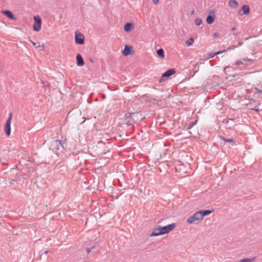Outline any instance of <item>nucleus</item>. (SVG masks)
Listing matches in <instances>:
<instances>
[{"label": "nucleus", "mask_w": 262, "mask_h": 262, "mask_svg": "<svg viewBox=\"0 0 262 262\" xmlns=\"http://www.w3.org/2000/svg\"><path fill=\"white\" fill-rule=\"evenodd\" d=\"M159 1V0H152L154 4H156V5L158 4Z\"/></svg>", "instance_id": "obj_33"}, {"label": "nucleus", "mask_w": 262, "mask_h": 262, "mask_svg": "<svg viewBox=\"0 0 262 262\" xmlns=\"http://www.w3.org/2000/svg\"><path fill=\"white\" fill-rule=\"evenodd\" d=\"M191 13L193 14L194 13V10L191 11Z\"/></svg>", "instance_id": "obj_42"}, {"label": "nucleus", "mask_w": 262, "mask_h": 262, "mask_svg": "<svg viewBox=\"0 0 262 262\" xmlns=\"http://www.w3.org/2000/svg\"><path fill=\"white\" fill-rule=\"evenodd\" d=\"M77 60V65L79 67H82L84 64V61L82 57L80 54H77L76 57Z\"/></svg>", "instance_id": "obj_13"}, {"label": "nucleus", "mask_w": 262, "mask_h": 262, "mask_svg": "<svg viewBox=\"0 0 262 262\" xmlns=\"http://www.w3.org/2000/svg\"><path fill=\"white\" fill-rule=\"evenodd\" d=\"M194 39L193 38L191 37L186 41V45H187V46L189 47L192 45Z\"/></svg>", "instance_id": "obj_24"}, {"label": "nucleus", "mask_w": 262, "mask_h": 262, "mask_svg": "<svg viewBox=\"0 0 262 262\" xmlns=\"http://www.w3.org/2000/svg\"><path fill=\"white\" fill-rule=\"evenodd\" d=\"M12 118V113H10L9 117L7 120L5 125V132L7 136H10L11 134V122Z\"/></svg>", "instance_id": "obj_4"}, {"label": "nucleus", "mask_w": 262, "mask_h": 262, "mask_svg": "<svg viewBox=\"0 0 262 262\" xmlns=\"http://www.w3.org/2000/svg\"><path fill=\"white\" fill-rule=\"evenodd\" d=\"M235 46H231V47H229V48H228L227 50H230V49H234V48H235Z\"/></svg>", "instance_id": "obj_36"}, {"label": "nucleus", "mask_w": 262, "mask_h": 262, "mask_svg": "<svg viewBox=\"0 0 262 262\" xmlns=\"http://www.w3.org/2000/svg\"><path fill=\"white\" fill-rule=\"evenodd\" d=\"M2 13L7 16L8 18L11 20H15V17L12 12L8 10H4L2 11Z\"/></svg>", "instance_id": "obj_11"}, {"label": "nucleus", "mask_w": 262, "mask_h": 262, "mask_svg": "<svg viewBox=\"0 0 262 262\" xmlns=\"http://www.w3.org/2000/svg\"><path fill=\"white\" fill-rule=\"evenodd\" d=\"M251 110H253L255 112H258L259 111V109L257 106H255L254 108H251Z\"/></svg>", "instance_id": "obj_31"}, {"label": "nucleus", "mask_w": 262, "mask_h": 262, "mask_svg": "<svg viewBox=\"0 0 262 262\" xmlns=\"http://www.w3.org/2000/svg\"><path fill=\"white\" fill-rule=\"evenodd\" d=\"M199 70V68H198L193 73V74H192V76H191V77H193L194 75L195 74V73L198 71Z\"/></svg>", "instance_id": "obj_35"}, {"label": "nucleus", "mask_w": 262, "mask_h": 262, "mask_svg": "<svg viewBox=\"0 0 262 262\" xmlns=\"http://www.w3.org/2000/svg\"><path fill=\"white\" fill-rule=\"evenodd\" d=\"M92 251L91 248H90L89 247H87L86 248V252L88 254H89Z\"/></svg>", "instance_id": "obj_30"}, {"label": "nucleus", "mask_w": 262, "mask_h": 262, "mask_svg": "<svg viewBox=\"0 0 262 262\" xmlns=\"http://www.w3.org/2000/svg\"><path fill=\"white\" fill-rule=\"evenodd\" d=\"M48 253V251H46L45 252H44V254H45L46 255H47Z\"/></svg>", "instance_id": "obj_41"}, {"label": "nucleus", "mask_w": 262, "mask_h": 262, "mask_svg": "<svg viewBox=\"0 0 262 262\" xmlns=\"http://www.w3.org/2000/svg\"><path fill=\"white\" fill-rule=\"evenodd\" d=\"M176 73V70L174 69H169L167 70L165 72L162 74L161 78L159 79V83L162 82L165 80V78H168L170 76Z\"/></svg>", "instance_id": "obj_6"}, {"label": "nucleus", "mask_w": 262, "mask_h": 262, "mask_svg": "<svg viewBox=\"0 0 262 262\" xmlns=\"http://www.w3.org/2000/svg\"><path fill=\"white\" fill-rule=\"evenodd\" d=\"M157 54L159 57L163 58L164 57V51L162 48H160L157 51Z\"/></svg>", "instance_id": "obj_21"}, {"label": "nucleus", "mask_w": 262, "mask_h": 262, "mask_svg": "<svg viewBox=\"0 0 262 262\" xmlns=\"http://www.w3.org/2000/svg\"><path fill=\"white\" fill-rule=\"evenodd\" d=\"M229 5L233 8H235L238 6V3L235 0H229Z\"/></svg>", "instance_id": "obj_19"}, {"label": "nucleus", "mask_w": 262, "mask_h": 262, "mask_svg": "<svg viewBox=\"0 0 262 262\" xmlns=\"http://www.w3.org/2000/svg\"><path fill=\"white\" fill-rule=\"evenodd\" d=\"M197 66H198V64H197V63H196V64H195L194 65V69H196V67H197Z\"/></svg>", "instance_id": "obj_39"}, {"label": "nucleus", "mask_w": 262, "mask_h": 262, "mask_svg": "<svg viewBox=\"0 0 262 262\" xmlns=\"http://www.w3.org/2000/svg\"><path fill=\"white\" fill-rule=\"evenodd\" d=\"M86 246L90 248H91V249L92 250L95 248V243L91 242L89 244H87Z\"/></svg>", "instance_id": "obj_26"}, {"label": "nucleus", "mask_w": 262, "mask_h": 262, "mask_svg": "<svg viewBox=\"0 0 262 262\" xmlns=\"http://www.w3.org/2000/svg\"><path fill=\"white\" fill-rule=\"evenodd\" d=\"M215 18V12L213 10H211L209 12L207 18H206V22L208 24L211 25L212 24L214 21Z\"/></svg>", "instance_id": "obj_9"}, {"label": "nucleus", "mask_w": 262, "mask_h": 262, "mask_svg": "<svg viewBox=\"0 0 262 262\" xmlns=\"http://www.w3.org/2000/svg\"><path fill=\"white\" fill-rule=\"evenodd\" d=\"M134 25L132 23H127L124 26V30L125 32H128L131 31V30L133 28Z\"/></svg>", "instance_id": "obj_14"}, {"label": "nucleus", "mask_w": 262, "mask_h": 262, "mask_svg": "<svg viewBox=\"0 0 262 262\" xmlns=\"http://www.w3.org/2000/svg\"><path fill=\"white\" fill-rule=\"evenodd\" d=\"M60 144H59V146L60 148V151H62L63 150L66 149L67 148V139L63 140H60Z\"/></svg>", "instance_id": "obj_15"}, {"label": "nucleus", "mask_w": 262, "mask_h": 262, "mask_svg": "<svg viewBox=\"0 0 262 262\" xmlns=\"http://www.w3.org/2000/svg\"><path fill=\"white\" fill-rule=\"evenodd\" d=\"M10 184H12V183H13V182H10Z\"/></svg>", "instance_id": "obj_44"}, {"label": "nucleus", "mask_w": 262, "mask_h": 262, "mask_svg": "<svg viewBox=\"0 0 262 262\" xmlns=\"http://www.w3.org/2000/svg\"><path fill=\"white\" fill-rule=\"evenodd\" d=\"M213 36L214 37H218L219 36V34H218L217 33H214L213 34Z\"/></svg>", "instance_id": "obj_34"}, {"label": "nucleus", "mask_w": 262, "mask_h": 262, "mask_svg": "<svg viewBox=\"0 0 262 262\" xmlns=\"http://www.w3.org/2000/svg\"><path fill=\"white\" fill-rule=\"evenodd\" d=\"M198 120H195L194 121H192L189 122V124L188 126L185 125L184 129L186 130H189L191 129L194 125H195L197 123Z\"/></svg>", "instance_id": "obj_18"}, {"label": "nucleus", "mask_w": 262, "mask_h": 262, "mask_svg": "<svg viewBox=\"0 0 262 262\" xmlns=\"http://www.w3.org/2000/svg\"><path fill=\"white\" fill-rule=\"evenodd\" d=\"M10 184H12V183H13V182H10Z\"/></svg>", "instance_id": "obj_45"}, {"label": "nucleus", "mask_w": 262, "mask_h": 262, "mask_svg": "<svg viewBox=\"0 0 262 262\" xmlns=\"http://www.w3.org/2000/svg\"><path fill=\"white\" fill-rule=\"evenodd\" d=\"M219 138L221 140L224 141V142H229V143L232 142L234 144V139L232 138L227 139L222 136H220L219 137Z\"/></svg>", "instance_id": "obj_20"}, {"label": "nucleus", "mask_w": 262, "mask_h": 262, "mask_svg": "<svg viewBox=\"0 0 262 262\" xmlns=\"http://www.w3.org/2000/svg\"><path fill=\"white\" fill-rule=\"evenodd\" d=\"M233 34H234L235 36H236V35H238V33H234Z\"/></svg>", "instance_id": "obj_43"}, {"label": "nucleus", "mask_w": 262, "mask_h": 262, "mask_svg": "<svg viewBox=\"0 0 262 262\" xmlns=\"http://www.w3.org/2000/svg\"><path fill=\"white\" fill-rule=\"evenodd\" d=\"M160 231V226L159 225V226H157V227H155L153 229L152 232L151 233H150L149 235L150 237L157 236L159 235H161L160 233H159Z\"/></svg>", "instance_id": "obj_12"}, {"label": "nucleus", "mask_w": 262, "mask_h": 262, "mask_svg": "<svg viewBox=\"0 0 262 262\" xmlns=\"http://www.w3.org/2000/svg\"><path fill=\"white\" fill-rule=\"evenodd\" d=\"M141 115L139 113H128L125 114V123L128 126L133 125L139 120Z\"/></svg>", "instance_id": "obj_1"}, {"label": "nucleus", "mask_w": 262, "mask_h": 262, "mask_svg": "<svg viewBox=\"0 0 262 262\" xmlns=\"http://www.w3.org/2000/svg\"><path fill=\"white\" fill-rule=\"evenodd\" d=\"M242 10L244 15H248L250 12V9L248 5H244L242 6Z\"/></svg>", "instance_id": "obj_17"}, {"label": "nucleus", "mask_w": 262, "mask_h": 262, "mask_svg": "<svg viewBox=\"0 0 262 262\" xmlns=\"http://www.w3.org/2000/svg\"><path fill=\"white\" fill-rule=\"evenodd\" d=\"M31 42H32V45H33L35 48H36V47H37V46H36V43H35V42H34L33 41H31Z\"/></svg>", "instance_id": "obj_37"}, {"label": "nucleus", "mask_w": 262, "mask_h": 262, "mask_svg": "<svg viewBox=\"0 0 262 262\" xmlns=\"http://www.w3.org/2000/svg\"><path fill=\"white\" fill-rule=\"evenodd\" d=\"M256 91L254 92V95L261 94L262 93V90H258L257 89H256Z\"/></svg>", "instance_id": "obj_28"}, {"label": "nucleus", "mask_w": 262, "mask_h": 262, "mask_svg": "<svg viewBox=\"0 0 262 262\" xmlns=\"http://www.w3.org/2000/svg\"><path fill=\"white\" fill-rule=\"evenodd\" d=\"M253 62H254L253 60L250 59V58H242V59L236 61L235 64L236 65L243 64L245 66H249V65L252 64Z\"/></svg>", "instance_id": "obj_8"}, {"label": "nucleus", "mask_w": 262, "mask_h": 262, "mask_svg": "<svg viewBox=\"0 0 262 262\" xmlns=\"http://www.w3.org/2000/svg\"><path fill=\"white\" fill-rule=\"evenodd\" d=\"M45 45L42 44L41 45H39L38 47H36V48H39L40 50H43L45 48Z\"/></svg>", "instance_id": "obj_29"}, {"label": "nucleus", "mask_w": 262, "mask_h": 262, "mask_svg": "<svg viewBox=\"0 0 262 262\" xmlns=\"http://www.w3.org/2000/svg\"><path fill=\"white\" fill-rule=\"evenodd\" d=\"M196 221L198 220H196L194 215L193 214L192 216H190L187 219V222L189 224H191Z\"/></svg>", "instance_id": "obj_22"}, {"label": "nucleus", "mask_w": 262, "mask_h": 262, "mask_svg": "<svg viewBox=\"0 0 262 262\" xmlns=\"http://www.w3.org/2000/svg\"><path fill=\"white\" fill-rule=\"evenodd\" d=\"M195 24L196 26H200L202 23V20L200 18H197L194 20Z\"/></svg>", "instance_id": "obj_25"}, {"label": "nucleus", "mask_w": 262, "mask_h": 262, "mask_svg": "<svg viewBox=\"0 0 262 262\" xmlns=\"http://www.w3.org/2000/svg\"><path fill=\"white\" fill-rule=\"evenodd\" d=\"M243 44V41H239L238 42V45L239 46H242Z\"/></svg>", "instance_id": "obj_38"}, {"label": "nucleus", "mask_w": 262, "mask_h": 262, "mask_svg": "<svg viewBox=\"0 0 262 262\" xmlns=\"http://www.w3.org/2000/svg\"><path fill=\"white\" fill-rule=\"evenodd\" d=\"M175 226L176 225L174 223L169 224L163 227L160 226V231L159 233H160V235L167 234L172 230L174 228Z\"/></svg>", "instance_id": "obj_2"}, {"label": "nucleus", "mask_w": 262, "mask_h": 262, "mask_svg": "<svg viewBox=\"0 0 262 262\" xmlns=\"http://www.w3.org/2000/svg\"><path fill=\"white\" fill-rule=\"evenodd\" d=\"M195 218L198 221H201L203 220V216H202L201 213H200V210L198 211H196L195 213L193 214Z\"/></svg>", "instance_id": "obj_23"}, {"label": "nucleus", "mask_w": 262, "mask_h": 262, "mask_svg": "<svg viewBox=\"0 0 262 262\" xmlns=\"http://www.w3.org/2000/svg\"><path fill=\"white\" fill-rule=\"evenodd\" d=\"M226 51V50H220L217 52H215L214 53V55H219V54H222L223 53V52H225Z\"/></svg>", "instance_id": "obj_27"}, {"label": "nucleus", "mask_w": 262, "mask_h": 262, "mask_svg": "<svg viewBox=\"0 0 262 262\" xmlns=\"http://www.w3.org/2000/svg\"><path fill=\"white\" fill-rule=\"evenodd\" d=\"M132 53V47L128 45H125L122 52L123 55L126 56L130 55Z\"/></svg>", "instance_id": "obj_10"}, {"label": "nucleus", "mask_w": 262, "mask_h": 262, "mask_svg": "<svg viewBox=\"0 0 262 262\" xmlns=\"http://www.w3.org/2000/svg\"><path fill=\"white\" fill-rule=\"evenodd\" d=\"M200 213L202 214V216H203V219L204 216H207L209 215L210 213H211L213 211V209L212 210H200Z\"/></svg>", "instance_id": "obj_16"}, {"label": "nucleus", "mask_w": 262, "mask_h": 262, "mask_svg": "<svg viewBox=\"0 0 262 262\" xmlns=\"http://www.w3.org/2000/svg\"><path fill=\"white\" fill-rule=\"evenodd\" d=\"M216 55H214V53H211L209 54V58H212L214 57Z\"/></svg>", "instance_id": "obj_32"}, {"label": "nucleus", "mask_w": 262, "mask_h": 262, "mask_svg": "<svg viewBox=\"0 0 262 262\" xmlns=\"http://www.w3.org/2000/svg\"><path fill=\"white\" fill-rule=\"evenodd\" d=\"M34 20L33 28L34 31H39L41 29V19L38 15H35L33 17Z\"/></svg>", "instance_id": "obj_3"}, {"label": "nucleus", "mask_w": 262, "mask_h": 262, "mask_svg": "<svg viewBox=\"0 0 262 262\" xmlns=\"http://www.w3.org/2000/svg\"><path fill=\"white\" fill-rule=\"evenodd\" d=\"M59 144H60V140H53L52 141L51 145L50 146V149L53 150V151L55 152L56 154H57L58 151L60 150Z\"/></svg>", "instance_id": "obj_5"}, {"label": "nucleus", "mask_w": 262, "mask_h": 262, "mask_svg": "<svg viewBox=\"0 0 262 262\" xmlns=\"http://www.w3.org/2000/svg\"><path fill=\"white\" fill-rule=\"evenodd\" d=\"M75 41L76 43L78 45H83L84 43V35L79 32L78 31L75 32Z\"/></svg>", "instance_id": "obj_7"}, {"label": "nucleus", "mask_w": 262, "mask_h": 262, "mask_svg": "<svg viewBox=\"0 0 262 262\" xmlns=\"http://www.w3.org/2000/svg\"><path fill=\"white\" fill-rule=\"evenodd\" d=\"M236 30V28H235V27H233V28H232V29H231V30H232V31H234V30Z\"/></svg>", "instance_id": "obj_40"}]
</instances>
